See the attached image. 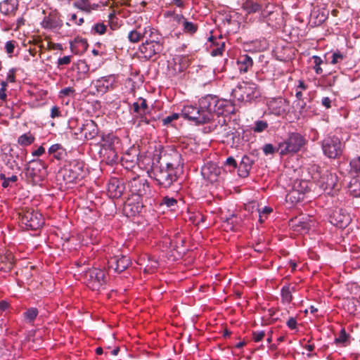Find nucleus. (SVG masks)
Wrapping results in <instances>:
<instances>
[{
  "mask_svg": "<svg viewBox=\"0 0 360 360\" xmlns=\"http://www.w3.org/2000/svg\"><path fill=\"white\" fill-rule=\"evenodd\" d=\"M143 39H146L145 41H160V34L158 30L151 26L143 27Z\"/></svg>",
  "mask_w": 360,
  "mask_h": 360,
  "instance_id": "nucleus-25",
  "label": "nucleus"
},
{
  "mask_svg": "<svg viewBox=\"0 0 360 360\" xmlns=\"http://www.w3.org/2000/svg\"><path fill=\"white\" fill-rule=\"evenodd\" d=\"M226 166L231 167L233 169H236L237 167V162L236 160L233 157H229L225 162L224 164Z\"/></svg>",
  "mask_w": 360,
  "mask_h": 360,
  "instance_id": "nucleus-59",
  "label": "nucleus"
},
{
  "mask_svg": "<svg viewBox=\"0 0 360 360\" xmlns=\"http://www.w3.org/2000/svg\"><path fill=\"white\" fill-rule=\"evenodd\" d=\"M15 10V4L13 0H4L0 3V11L8 15Z\"/></svg>",
  "mask_w": 360,
  "mask_h": 360,
  "instance_id": "nucleus-34",
  "label": "nucleus"
},
{
  "mask_svg": "<svg viewBox=\"0 0 360 360\" xmlns=\"http://www.w3.org/2000/svg\"><path fill=\"white\" fill-rule=\"evenodd\" d=\"M287 326L290 328V329H295L296 328V326H297V321L295 318H290L288 321H287Z\"/></svg>",
  "mask_w": 360,
  "mask_h": 360,
  "instance_id": "nucleus-63",
  "label": "nucleus"
},
{
  "mask_svg": "<svg viewBox=\"0 0 360 360\" xmlns=\"http://www.w3.org/2000/svg\"><path fill=\"white\" fill-rule=\"evenodd\" d=\"M75 6L82 11L90 13L92 11L97 10L99 7L98 4H91V0H79L75 3Z\"/></svg>",
  "mask_w": 360,
  "mask_h": 360,
  "instance_id": "nucleus-26",
  "label": "nucleus"
},
{
  "mask_svg": "<svg viewBox=\"0 0 360 360\" xmlns=\"http://www.w3.org/2000/svg\"><path fill=\"white\" fill-rule=\"evenodd\" d=\"M263 152L265 155H271L275 153L276 148L271 143H266L263 146Z\"/></svg>",
  "mask_w": 360,
  "mask_h": 360,
  "instance_id": "nucleus-50",
  "label": "nucleus"
},
{
  "mask_svg": "<svg viewBox=\"0 0 360 360\" xmlns=\"http://www.w3.org/2000/svg\"><path fill=\"white\" fill-rule=\"evenodd\" d=\"M306 170L315 182H316L319 178H321V175L324 171L321 169L320 167L316 165H311L309 166Z\"/></svg>",
  "mask_w": 360,
  "mask_h": 360,
  "instance_id": "nucleus-35",
  "label": "nucleus"
},
{
  "mask_svg": "<svg viewBox=\"0 0 360 360\" xmlns=\"http://www.w3.org/2000/svg\"><path fill=\"white\" fill-rule=\"evenodd\" d=\"M131 195L143 197L150 193V187L147 181L139 176L132 178L127 184Z\"/></svg>",
  "mask_w": 360,
  "mask_h": 360,
  "instance_id": "nucleus-10",
  "label": "nucleus"
},
{
  "mask_svg": "<svg viewBox=\"0 0 360 360\" xmlns=\"http://www.w3.org/2000/svg\"><path fill=\"white\" fill-rule=\"evenodd\" d=\"M225 137L226 141L233 148H238L240 143V135L237 131L227 132Z\"/></svg>",
  "mask_w": 360,
  "mask_h": 360,
  "instance_id": "nucleus-33",
  "label": "nucleus"
},
{
  "mask_svg": "<svg viewBox=\"0 0 360 360\" xmlns=\"http://www.w3.org/2000/svg\"><path fill=\"white\" fill-rule=\"evenodd\" d=\"M176 204V200L174 198L165 197L161 205H165L167 207H173Z\"/></svg>",
  "mask_w": 360,
  "mask_h": 360,
  "instance_id": "nucleus-47",
  "label": "nucleus"
},
{
  "mask_svg": "<svg viewBox=\"0 0 360 360\" xmlns=\"http://www.w3.org/2000/svg\"><path fill=\"white\" fill-rule=\"evenodd\" d=\"M177 168L173 164L161 162L160 165L153 164L151 176L162 188H169L177 180Z\"/></svg>",
  "mask_w": 360,
  "mask_h": 360,
  "instance_id": "nucleus-2",
  "label": "nucleus"
},
{
  "mask_svg": "<svg viewBox=\"0 0 360 360\" xmlns=\"http://www.w3.org/2000/svg\"><path fill=\"white\" fill-rule=\"evenodd\" d=\"M131 151L134 152L133 155H131L130 153H126L122 158V164L127 169L133 168L137 162V154L136 150H132Z\"/></svg>",
  "mask_w": 360,
  "mask_h": 360,
  "instance_id": "nucleus-30",
  "label": "nucleus"
},
{
  "mask_svg": "<svg viewBox=\"0 0 360 360\" xmlns=\"http://www.w3.org/2000/svg\"><path fill=\"white\" fill-rule=\"evenodd\" d=\"M51 117L54 119L56 117H59L61 116V112L58 106H53L51 109Z\"/></svg>",
  "mask_w": 360,
  "mask_h": 360,
  "instance_id": "nucleus-56",
  "label": "nucleus"
},
{
  "mask_svg": "<svg viewBox=\"0 0 360 360\" xmlns=\"http://www.w3.org/2000/svg\"><path fill=\"white\" fill-rule=\"evenodd\" d=\"M80 131L83 134L85 139L91 140L98 134V128L93 120H86L80 127Z\"/></svg>",
  "mask_w": 360,
  "mask_h": 360,
  "instance_id": "nucleus-18",
  "label": "nucleus"
},
{
  "mask_svg": "<svg viewBox=\"0 0 360 360\" xmlns=\"http://www.w3.org/2000/svg\"><path fill=\"white\" fill-rule=\"evenodd\" d=\"M312 58L314 60V68L316 73L318 75L321 74L323 70H322L321 68L320 67V65L323 63V60H321V58L319 56H314L312 57Z\"/></svg>",
  "mask_w": 360,
  "mask_h": 360,
  "instance_id": "nucleus-42",
  "label": "nucleus"
},
{
  "mask_svg": "<svg viewBox=\"0 0 360 360\" xmlns=\"http://www.w3.org/2000/svg\"><path fill=\"white\" fill-rule=\"evenodd\" d=\"M141 208H142V205H140L139 204H138L136 206H135V210H133L131 207V203L128 202L124 205V212H126L127 214H128V210H131V211H132L133 214H135V213L139 212L141 211Z\"/></svg>",
  "mask_w": 360,
  "mask_h": 360,
  "instance_id": "nucleus-48",
  "label": "nucleus"
},
{
  "mask_svg": "<svg viewBox=\"0 0 360 360\" xmlns=\"http://www.w3.org/2000/svg\"><path fill=\"white\" fill-rule=\"evenodd\" d=\"M138 264L144 266L143 271L145 273H151L158 267V262L148 255H144L139 258Z\"/></svg>",
  "mask_w": 360,
  "mask_h": 360,
  "instance_id": "nucleus-20",
  "label": "nucleus"
},
{
  "mask_svg": "<svg viewBox=\"0 0 360 360\" xmlns=\"http://www.w3.org/2000/svg\"><path fill=\"white\" fill-rule=\"evenodd\" d=\"M15 44V42L14 41H8L6 43L5 49L8 54H11L13 53Z\"/></svg>",
  "mask_w": 360,
  "mask_h": 360,
  "instance_id": "nucleus-53",
  "label": "nucleus"
},
{
  "mask_svg": "<svg viewBox=\"0 0 360 360\" xmlns=\"http://www.w3.org/2000/svg\"><path fill=\"white\" fill-rule=\"evenodd\" d=\"M13 264L14 259L11 252L6 251L0 255V271L8 272L13 269Z\"/></svg>",
  "mask_w": 360,
  "mask_h": 360,
  "instance_id": "nucleus-23",
  "label": "nucleus"
},
{
  "mask_svg": "<svg viewBox=\"0 0 360 360\" xmlns=\"http://www.w3.org/2000/svg\"><path fill=\"white\" fill-rule=\"evenodd\" d=\"M282 301L285 303H290L292 300V294L289 286H284L281 290Z\"/></svg>",
  "mask_w": 360,
  "mask_h": 360,
  "instance_id": "nucleus-38",
  "label": "nucleus"
},
{
  "mask_svg": "<svg viewBox=\"0 0 360 360\" xmlns=\"http://www.w3.org/2000/svg\"><path fill=\"white\" fill-rule=\"evenodd\" d=\"M131 108H132L133 111L134 112L137 113L138 115H139L141 116L142 115H143V112L140 108L139 102L137 101V102L134 103Z\"/></svg>",
  "mask_w": 360,
  "mask_h": 360,
  "instance_id": "nucleus-61",
  "label": "nucleus"
},
{
  "mask_svg": "<svg viewBox=\"0 0 360 360\" xmlns=\"http://www.w3.org/2000/svg\"><path fill=\"white\" fill-rule=\"evenodd\" d=\"M15 69L11 68L8 70L6 80L1 81V82H5L6 86L8 83H13L15 82Z\"/></svg>",
  "mask_w": 360,
  "mask_h": 360,
  "instance_id": "nucleus-43",
  "label": "nucleus"
},
{
  "mask_svg": "<svg viewBox=\"0 0 360 360\" xmlns=\"http://www.w3.org/2000/svg\"><path fill=\"white\" fill-rule=\"evenodd\" d=\"M198 28V26L197 24L193 23L192 22L189 21L186 24V28L184 30V32L187 33V34H194V33H195L197 32Z\"/></svg>",
  "mask_w": 360,
  "mask_h": 360,
  "instance_id": "nucleus-44",
  "label": "nucleus"
},
{
  "mask_svg": "<svg viewBox=\"0 0 360 360\" xmlns=\"http://www.w3.org/2000/svg\"><path fill=\"white\" fill-rule=\"evenodd\" d=\"M265 335V333L263 330L260 331H254L252 333L253 340L255 342H259L261 341Z\"/></svg>",
  "mask_w": 360,
  "mask_h": 360,
  "instance_id": "nucleus-52",
  "label": "nucleus"
},
{
  "mask_svg": "<svg viewBox=\"0 0 360 360\" xmlns=\"http://www.w3.org/2000/svg\"><path fill=\"white\" fill-rule=\"evenodd\" d=\"M304 193H299L297 191H292L287 195V198L293 201L292 199L298 201L303 198Z\"/></svg>",
  "mask_w": 360,
  "mask_h": 360,
  "instance_id": "nucleus-46",
  "label": "nucleus"
},
{
  "mask_svg": "<svg viewBox=\"0 0 360 360\" xmlns=\"http://www.w3.org/2000/svg\"><path fill=\"white\" fill-rule=\"evenodd\" d=\"M330 222L339 228L347 226L351 221V217L345 210L337 209L333 211L330 217Z\"/></svg>",
  "mask_w": 360,
  "mask_h": 360,
  "instance_id": "nucleus-12",
  "label": "nucleus"
},
{
  "mask_svg": "<svg viewBox=\"0 0 360 360\" xmlns=\"http://www.w3.org/2000/svg\"><path fill=\"white\" fill-rule=\"evenodd\" d=\"M343 55L340 53H334L333 54V58H332V60H331V63L332 64H337V63H339L340 62H342V60H343Z\"/></svg>",
  "mask_w": 360,
  "mask_h": 360,
  "instance_id": "nucleus-55",
  "label": "nucleus"
},
{
  "mask_svg": "<svg viewBox=\"0 0 360 360\" xmlns=\"http://www.w3.org/2000/svg\"><path fill=\"white\" fill-rule=\"evenodd\" d=\"M42 27L49 30H58L63 26V21L56 15L46 16L41 22Z\"/></svg>",
  "mask_w": 360,
  "mask_h": 360,
  "instance_id": "nucleus-22",
  "label": "nucleus"
},
{
  "mask_svg": "<svg viewBox=\"0 0 360 360\" xmlns=\"http://www.w3.org/2000/svg\"><path fill=\"white\" fill-rule=\"evenodd\" d=\"M179 117V113H172L170 115L167 116L166 117L163 118L162 122V124L164 126H167L169 124H171L173 121L176 120Z\"/></svg>",
  "mask_w": 360,
  "mask_h": 360,
  "instance_id": "nucleus-45",
  "label": "nucleus"
},
{
  "mask_svg": "<svg viewBox=\"0 0 360 360\" xmlns=\"http://www.w3.org/2000/svg\"><path fill=\"white\" fill-rule=\"evenodd\" d=\"M86 174L84 163L82 161L74 160L62 169L57 176L58 178L61 177L64 182L68 184L82 179Z\"/></svg>",
  "mask_w": 360,
  "mask_h": 360,
  "instance_id": "nucleus-3",
  "label": "nucleus"
},
{
  "mask_svg": "<svg viewBox=\"0 0 360 360\" xmlns=\"http://www.w3.org/2000/svg\"><path fill=\"white\" fill-rule=\"evenodd\" d=\"M34 139V136L30 132H28L20 136L18 139V143L21 146H26L32 144Z\"/></svg>",
  "mask_w": 360,
  "mask_h": 360,
  "instance_id": "nucleus-36",
  "label": "nucleus"
},
{
  "mask_svg": "<svg viewBox=\"0 0 360 360\" xmlns=\"http://www.w3.org/2000/svg\"><path fill=\"white\" fill-rule=\"evenodd\" d=\"M44 167L40 160L32 161L26 168L25 174L33 182L40 181L44 176Z\"/></svg>",
  "mask_w": 360,
  "mask_h": 360,
  "instance_id": "nucleus-11",
  "label": "nucleus"
},
{
  "mask_svg": "<svg viewBox=\"0 0 360 360\" xmlns=\"http://www.w3.org/2000/svg\"><path fill=\"white\" fill-rule=\"evenodd\" d=\"M224 43L221 44L220 46H217L216 48H214L211 50V55L212 56H217L221 55L222 52L224 51Z\"/></svg>",
  "mask_w": 360,
  "mask_h": 360,
  "instance_id": "nucleus-54",
  "label": "nucleus"
},
{
  "mask_svg": "<svg viewBox=\"0 0 360 360\" xmlns=\"http://www.w3.org/2000/svg\"><path fill=\"white\" fill-rule=\"evenodd\" d=\"M322 149L325 155L329 158H337L342 153V143L337 136H328L323 141Z\"/></svg>",
  "mask_w": 360,
  "mask_h": 360,
  "instance_id": "nucleus-9",
  "label": "nucleus"
},
{
  "mask_svg": "<svg viewBox=\"0 0 360 360\" xmlns=\"http://www.w3.org/2000/svg\"><path fill=\"white\" fill-rule=\"evenodd\" d=\"M124 186L117 179H112L108 185V192L111 198H120L123 193Z\"/></svg>",
  "mask_w": 360,
  "mask_h": 360,
  "instance_id": "nucleus-19",
  "label": "nucleus"
},
{
  "mask_svg": "<svg viewBox=\"0 0 360 360\" xmlns=\"http://www.w3.org/2000/svg\"><path fill=\"white\" fill-rule=\"evenodd\" d=\"M351 172L360 173V156L354 158L350 161Z\"/></svg>",
  "mask_w": 360,
  "mask_h": 360,
  "instance_id": "nucleus-39",
  "label": "nucleus"
},
{
  "mask_svg": "<svg viewBox=\"0 0 360 360\" xmlns=\"http://www.w3.org/2000/svg\"><path fill=\"white\" fill-rule=\"evenodd\" d=\"M20 223L26 229L38 230L44 224L42 214L33 209H27L19 213Z\"/></svg>",
  "mask_w": 360,
  "mask_h": 360,
  "instance_id": "nucleus-6",
  "label": "nucleus"
},
{
  "mask_svg": "<svg viewBox=\"0 0 360 360\" xmlns=\"http://www.w3.org/2000/svg\"><path fill=\"white\" fill-rule=\"evenodd\" d=\"M347 334L346 333L345 330L342 329L340 331V333L338 338H335V342L336 343H345L347 341Z\"/></svg>",
  "mask_w": 360,
  "mask_h": 360,
  "instance_id": "nucleus-51",
  "label": "nucleus"
},
{
  "mask_svg": "<svg viewBox=\"0 0 360 360\" xmlns=\"http://www.w3.org/2000/svg\"><path fill=\"white\" fill-rule=\"evenodd\" d=\"M143 27L141 25H136L134 29L128 34V39L131 43H138L143 39Z\"/></svg>",
  "mask_w": 360,
  "mask_h": 360,
  "instance_id": "nucleus-27",
  "label": "nucleus"
},
{
  "mask_svg": "<svg viewBox=\"0 0 360 360\" xmlns=\"http://www.w3.org/2000/svg\"><path fill=\"white\" fill-rule=\"evenodd\" d=\"M271 212H272V209L271 207H264L262 212L259 211V216L260 221H263L262 217H263L264 214H268L271 213Z\"/></svg>",
  "mask_w": 360,
  "mask_h": 360,
  "instance_id": "nucleus-62",
  "label": "nucleus"
},
{
  "mask_svg": "<svg viewBox=\"0 0 360 360\" xmlns=\"http://www.w3.org/2000/svg\"><path fill=\"white\" fill-rule=\"evenodd\" d=\"M115 82V77L114 75H109L103 77L96 82V86L98 91L105 92L110 89H112Z\"/></svg>",
  "mask_w": 360,
  "mask_h": 360,
  "instance_id": "nucleus-21",
  "label": "nucleus"
},
{
  "mask_svg": "<svg viewBox=\"0 0 360 360\" xmlns=\"http://www.w3.org/2000/svg\"><path fill=\"white\" fill-rule=\"evenodd\" d=\"M243 9L247 13H255L262 9V6L252 0H245L242 4Z\"/></svg>",
  "mask_w": 360,
  "mask_h": 360,
  "instance_id": "nucleus-31",
  "label": "nucleus"
},
{
  "mask_svg": "<svg viewBox=\"0 0 360 360\" xmlns=\"http://www.w3.org/2000/svg\"><path fill=\"white\" fill-rule=\"evenodd\" d=\"M84 279L86 286L92 290L98 291L106 283L105 272L100 269L93 268L85 271Z\"/></svg>",
  "mask_w": 360,
  "mask_h": 360,
  "instance_id": "nucleus-8",
  "label": "nucleus"
},
{
  "mask_svg": "<svg viewBox=\"0 0 360 360\" xmlns=\"http://www.w3.org/2000/svg\"><path fill=\"white\" fill-rule=\"evenodd\" d=\"M139 50L143 58L150 59L162 51V45L160 41H145L139 46Z\"/></svg>",
  "mask_w": 360,
  "mask_h": 360,
  "instance_id": "nucleus-14",
  "label": "nucleus"
},
{
  "mask_svg": "<svg viewBox=\"0 0 360 360\" xmlns=\"http://www.w3.org/2000/svg\"><path fill=\"white\" fill-rule=\"evenodd\" d=\"M267 105L272 114L281 115L286 112L288 103L282 97L271 98L268 100Z\"/></svg>",
  "mask_w": 360,
  "mask_h": 360,
  "instance_id": "nucleus-16",
  "label": "nucleus"
},
{
  "mask_svg": "<svg viewBox=\"0 0 360 360\" xmlns=\"http://www.w3.org/2000/svg\"><path fill=\"white\" fill-rule=\"evenodd\" d=\"M107 27L103 23H96L92 27L94 34H103L106 32Z\"/></svg>",
  "mask_w": 360,
  "mask_h": 360,
  "instance_id": "nucleus-41",
  "label": "nucleus"
},
{
  "mask_svg": "<svg viewBox=\"0 0 360 360\" xmlns=\"http://www.w3.org/2000/svg\"><path fill=\"white\" fill-rule=\"evenodd\" d=\"M234 107L226 100H219L216 97L207 96L200 100V107L189 105L181 110V115L198 124L209 122L213 119L214 114H231Z\"/></svg>",
  "mask_w": 360,
  "mask_h": 360,
  "instance_id": "nucleus-1",
  "label": "nucleus"
},
{
  "mask_svg": "<svg viewBox=\"0 0 360 360\" xmlns=\"http://www.w3.org/2000/svg\"><path fill=\"white\" fill-rule=\"evenodd\" d=\"M6 84L5 82H1V88H0V99L2 101H5L6 99Z\"/></svg>",
  "mask_w": 360,
  "mask_h": 360,
  "instance_id": "nucleus-58",
  "label": "nucleus"
},
{
  "mask_svg": "<svg viewBox=\"0 0 360 360\" xmlns=\"http://www.w3.org/2000/svg\"><path fill=\"white\" fill-rule=\"evenodd\" d=\"M231 94L239 101L251 102L260 96L261 91L253 82H240L233 89Z\"/></svg>",
  "mask_w": 360,
  "mask_h": 360,
  "instance_id": "nucleus-4",
  "label": "nucleus"
},
{
  "mask_svg": "<svg viewBox=\"0 0 360 360\" xmlns=\"http://www.w3.org/2000/svg\"><path fill=\"white\" fill-rule=\"evenodd\" d=\"M184 16L182 14L178 13L177 15H174V18L172 19L174 25H181Z\"/></svg>",
  "mask_w": 360,
  "mask_h": 360,
  "instance_id": "nucleus-60",
  "label": "nucleus"
},
{
  "mask_svg": "<svg viewBox=\"0 0 360 360\" xmlns=\"http://www.w3.org/2000/svg\"><path fill=\"white\" fill-rule=\"evenodd\" d=\"M306 140L299 133L290 134L288 137L278 143L277 150L281 155L295 153L304 146Z\"/></svg>",
  "mask_w": 360,
  "mask_h": 360,
  "instance_id": "nucleus-5",
  "label": "nucleus"
},
{
  "mask_svg": "<svg viewBox=\"0 0 360 360\" xmlns=\"http://www.w3.org/2000/svg\"><path fill=\"white\" fill-rule=\"evenodd\" d=\"M117 139L113 135L108 134L102 137V143L99 150V156L103 162L112 165L117 160V154L115 149V141Z\"/></svg>",
  "mask_w": 360,
  "mask_h": 360,
  "instance_id": "nucleus-7",
  "label": "nucleus"
},
{
  "mask_svg": "<svg viewBox=\"0 0 360 360\" xmlns=\"http://www.w3.org/2000/svg\"><path fill=\"white\" fill-rule=\"evenodd\" d=\"M253 161L247 155H244L238 166V174L241 177H246L248 176L250 171L252 168Z\"/></svg>",
  "mask_w": 360,
  "mask_h": 360,
  "instance_id": "nucleus-24",
  "label": "nucleus"
},
{
  "mask_svg": "<svg viewBox=\"0 0 360 360\" xmlns=\"http://www.w3.org/2000/svg\"><path fill=\"white\" fill-rule=\"evenodd\" d=\"M75 89L72 87H65L60 90V96H72L75 94Z\"/></svg>",
  "mask_w": 360,
  "mask_h": 360,
  "instance_id": "nucleus-49",
  "label": "nucleus"
},
{
  "mask_svg": "<svg viewBox=\"0 0 360 360\" xmlns=\"http://www.w3.org/2000/svg\"><path fill=\"white\" fill-rule=\"evenodd\" d=\"M317 185L324 191L329 193L336 186L337 176L327 170H324L321 178L316 182Z\"/></svg>",
  "mask_w": 360,
  "mask_h": 360,
  "instance_id": "nucleus-13",
  "label": "nucleus"
},
{
  "mask_svg": "<svg viewBox=\"0 0 360 360\" xmlns=\"http://www.w3.org/2000/svg\"><path fill=\"white\" fill-rule=\"evenodd\" d=\"M138 102H139L140 108L144 114L148 107L146 101L142 98H140Z\"/></svg>",
  "mask_w": 360,
  "mask_h": 360,
  "instance_id": "nucleus-64",
  "label": "nucleus"
},
{
  "mask_svg": "<svg viewBox=\"0 0 360 360\" xmlns=\"http://www.w3.org/2000/svg\"><path fill=\"white\" fill-rule=\"evenodd\" d=\"M219 174L220 169L212 162H207L202 167L201 174L205 179L211 183L217 180Z\"/></svg>",
  "mask_w": 360,
  "mask_h": 360,
  "instance_id": "nucleus-17",
  "label": "nucleus"
},
{
  "mask_svg": "<svg viewBox=\"0 0 360 360\" xmlns=\"http://www.w3.org/2000/svg\"><path fill=\"white\" fill-rule=\"evenodd\" d=\"M108 268L117 273L124 271L130 264V259L127 256L116 255L111 257L108 262Z\"/></svg>",
  "mask_w": 360,
  "mask_h": 360,
  "instance_id": "nucleus-15",
  "label": "nucleus"
},
{
  "mask_svg": "<svg viewBox=\"0 0 360 360\" xmlns=\"http://www.w3.org/2000/svg\"><path fill=\"white\" fill-rule=\"evenodd\" d=\"M39 311L37 308L32 307L24 313V319L27 323H33L36 317L37 316Z\"/></svg>",
  "mask_w": 360,
  "mask_h": 360,
  "instance_id": "nucleus-37",
  "label": "nucleus"
},
{
  "mask_svg": "<svg viewBox=\"0 0 360 360\" xmlns=\"http://www.w3.org/2000/svg\"><path fill=\"white\" fill-rule=\"evenodd\" d=\"M70 61H71L70 56H63L62 58H58V65H68V64H70Z\"/></svg>",
  "mask_w": 360,
  "mask_h": 360,
  "instance_id": "nucleus-57",
  "label": "nucleus"
},
{
  "mask_svg": "<svg viewBox=\"0 0 360 360\" xmlns=\"http://www.w3.org/2000/svg\"><path fill=\"white\" fill-rule=\"evenodd\" d=\"M238 64L240 72H246L252 66L253 61L247 54L242 55L238 60Z\"/></svg>",
  "mask_w": 360,
  "mask_h": 360,
  "instance_id": "nucleus-29",
  "label": "nucleus"
},
{
  "mask_svg": "<svg viewBox=\"0 0 360 360\" xmlns=\"http://www.w3.org/2000/svg\"><path fill=\"white\" fill-rule=\"evenodd\" d=\"M268 127V124L266 122L263 120H258L255 122V127H253V131L257 133H260L264 131Z\"/></svg>",
  "mask_w": 360,
  "mask_h": 360,
  "instance_id": "nucleus-40",
  "label": "nucleus"
},
{
  "mask_svg": "<svg viewBox=\"0 0 360 360\" xmlns=\"http://www.w3.org/2000/svg\"><path fill=\"white\" fill-rule=\"evenodd\" d=\"M290 225L292 228H293L295 231H307L309 229L310 224L308 221H302L299 218H295V219H292L290 221Z\"/></svg>",
  "mask_w": 360,
  "mask_h": 360,
  "instance_id": "nucleus-32",
  "label": "nucleus"
},
{
  "mask_svg": "<svg viewBox=\"0 0 360 360\" xmlns=\"http://www.w3.org/2000/svg\"><path fill=\"white\" fill-rule=\"evenodd\" d=\"M49 153L58 160L64 159L66 156L65 150L59 143L52 145L49 149Z\"/></svg>",
  "mask_w": 360,
  "mask_h": 360,
  "instance_id": "nucleus-28",
  "label": "nucleus"
}]
</instances>
